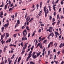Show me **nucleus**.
I'll return each mask as SVG.
<instances>
[{
  "instance_id": "nucleus-1",
  "label": "nucleus",
  "mask_w": 64,
  "mask_h": 64,
  "mask_svg": "<svg viewBox=\"0 0 64 64\" xmlns=\"http://www.w3.org/2000/svg\"><path fill=\"white\" fill-rule=\"evenodd\" d=\"M46 6H44V11L45 14V17H46L47 15V14L49 13V10L47 9L46 10Z\"/></svg>"
},
{
  "instance_id": "nucleus-2",
  "label": "nucleus",
  "mask_w": 64,
  "mask_h": 64,
  "mask_svg": "<svg viewBox=\"0 0 64 64\" xmlns=\"http://www.w3.org/2000/svg\"><path fill=\"white\" fill-rule=\"evenodd\" d=\"M36 53V52H33L32 54V57L34 59H35V58H37V56H36V55H35Z\"/></svg>"
},
{
  "instance_id": "nucleus-3",
  "label": "nucleus",
  "mask_w": 64,
  "mask_h": 64,
  "mask_svg": "<svg viewBox=\"0 0 64 64\" xmlns=\"http://www.w3.org/2000/svg\"><path fill=\"white\" fill-rule=\"evenodd\" d=\"M25 47L24 46L23 47V49L22 50V52L21 53V54H22V55H23V54H24V52H25V49L26 48V46L25 45Z\"/></svg>"
},
{
  "instance_id": "nucleus-4",
  "label": "nucleus",
  "mask_w": 64,
  "mask_h": 64,
  "mask_svg": "<svg viewBox=\"0 0 64 64\" xmlns=\"http://www.w3.org/2000/svg\"><path fill=\"white\" fill-rule=\"evenodd\" d=\"M53 28L52 27H50L49 28V29H48L46 30V31H49L50 33H51L52 32V29H53Z\"/></svg>"
},
{
  "instance_id": "nucleus-5",
  "label": "nucleus",
  "mask_w": 64,
  "mask_h": 64,
  "mask_svg": "<svg viewBox=\"0 0 64 64\" xmlns=\"http://www.w3.org/2000/svg\"><path fill=\"white\" fill-rule=\"evenodd\" d=\"M9 24L8 23H7L6 24H4V27H5V28H7V27H8V26H9Z\"/></svg>"
},
{
  "instance_id": "nucleus-6",
  "label": "nucleus",
  "mask_w": 64,
  "mask_h": 64,
  "mask_svg": "<svg viewBox=\"0 0 64 64\" xmlns=\"http://www.w3.org/2000/svg\"><path fill=\"white\" fill-rule=\"evenodd\" d=\"M47 40H44L43 42L42 43L43 44H44V43H45V44H47Z\"/></svg>"
},
{
  "instance_id": "nucleus-7",
  "label": "nucleus",
  "mask_w": 64,
  "mask_h": 64,
  "mask_svg": "<svg viewBox=\"0 0 64 64\" xmlns=\"http://www.w3.org/2000/svg\"><path fill=\"white\" fill-rule=\"evenodd\" d=\"M38 46H40V47L42 46V44L41 42H40V43H38Z\"/></svg>"
},
{
  "instance_id": "nucleus-8",
  "label": "nucleus",
  "mask_w": 64,
  "mask_h": 64,
  "mask_svg": "<svg viewBox=\"0 0 64 64\" xmlns=\"http://www.w3.org/2000/svg\"><path fill=\"white\" fill-rule=\"evenodd\" d=\"M11 39L10 38L9 40H7L6 42V43H7L8 42H11Z\"/></svg>"
},
{
  "instance_id": "nucleus-9",
  "label": "nucleus",
  "mask_w": 64,
  "mask_h": 64,
  "mask_svg": "<svg viewBox=\"0 0 64 64\" xmlns=\"http://www.w3.org/2000/svg\"><path fill=\"white\" fill-rule=\"evenodd\" d=\"M41 53V52H40L39 53H37L36 54V56L37 57H38L39 56H40V55Z\"/></svg>"
},
{
  "instance_id": "nucleus-10",
  "label": "nucleus",
  "mask_w": 64,
  "mask_h": 64,
  "mask_svg": "<svg viewBox=\"0 0 64 64\" xmlns=\"http://www.w3.org/2000/svg\"><path fill=\"white\" fill-rule=\"evenodd\" d=\"M54 33L56 35L58 36H59V35H60V34H59V33L57 32H54Z\"/></svg>"
},
{
  "instance_id": "nucleus-11",
  "label": "nucleus",
  "mask_w": 64,
  "mask_h": 64,
  "mask_svg": "<svg viewBox=\"0 0 64 64\" xmlns=\"http://www.w3.org/2000/svg\"><path fill=\"white\" fill-rule=\"evenodd\" d=\"M5 28H4V27L3 26L2 28V32H3L4 31V29Z\"/></svg>"
},
{
  "instance_id": "nucleus-12",
  "label": "nucleus",
  "mask_w": 64,
  "mask_h": 64,
  "mask_svg": "<svg viewBox=\"0 0 64 64\" xmlns=\"http://www.w3.org/2000/svg\"><path fill=\"white\" fill-rule=\"evenodd\" d=\"M17 25H19V24H20V22L19 20H17Z\"/></svg>"
},
{
  "instance_id": "nucleus-13",
  "label": "nucleus",
  "mask_w": 64,
  "mask_h": 64,
  "mask_svg": "<svg viewBox=\"0 0 64 64\" xmlns=\"http://www.w3.org/2000/svg\"><path fill=\"white\" fill-rule=\"evenodd\" d=\"M27 32L25 34V32H23V36H25V37H26V36H27Z\"/></svg>"
},
{
  "instance_id": "nucleus-14",
  "label": "nucleus",
  "mask_w": 64,
  "mask_h": 64,
  "mask_svg": "<svg viewBox=\"0 0 64 64\" xmlns=\"http://www.w3.org/2000/svg\"><path fill=\"white\" fill-rule=\"evenodd\" d=\"M32 56V54H28V58H30Z\"/></svg>"
},
{
  "instance_id": "nucleus-15",
  "label": "nucleus",
  "mask_w": 64,
  "mask_h": 64,
  "mask_svg": "<svg viewBox=\"0 0 64 64\" xmlns=\"http://www.w3.org/2000/svg\"><path fill=\"white\" fill-rule=\"evenodd\" d=\"M57 19H58L60 20V16H59V14H58L57 15Z\"/></svg>"
},
{
  "instance_id": "nucleus-16",
  "label": "nucleus",
  "mask_w": 64,
  "mask_h": 64,
  "mask_svg": "<svg viewBox=\"0 0 64 64\" xmlns=\"http://www.w3.org/2000/svg\"><path fill=\"white\" fill-rule=\"evenodd\" d=\"M21 57H19V58L18 59V62H19V61L21 60V57Z\"/></svg>"
},
{
  "instance_id": "nucleus-17",
  "label": "nucleus",
  "mask_w": 64,
  "mask_h": 64,
  "mask_svg": "<svg viewBox=\"0 0 64 64\" xmlns=\"http://www.w3.org/2000/svg\"><path fill=\"white\" fill-rule=\"evenodd\" d=\"M26 29L27 30H28V31H29L30 30V29L29 28V27H28V26H26Z\"/></svg>"
},
{
  "instance_id": "nucleus-18",
  "label": "nucleus",
  "mask_w": 64,
  "mask_h": 64,
  "mask_svg": "<svg viewBox=\"0 0 64 64\" xmlns=\"http://www.w3.org/2000/svg\"><path fill=\"white\" fill-rule=\"evenodd\" d=\"M60 20H58V22L57 23V25H59V24H60Z\"/></svg>"
},
{
  "instance_id": "nucleus-19",
  "label": "nucleus",
  "mask_w": 64,
  "mask_h": 64,
  "mask_svg": "<svg viewBox=\"0 0 64 64\" xmlns=\"http://www.w3.org/2000/svg\"><path fill=\"white\" fill-rule=\"evenodd\" d=\"M14 56H15V54H13L12 55V57L11 58V59H13L14 58Z\"/></svg>"
},
{
  "instance_id": "nucleus-20",
  "label": "nucleus",
  "mask_w": 64,
  "mask_h": 64,
  "mask_svg": "<svg viewBox=\"0 0 64 64\" xmlns=\"http://www.w3.org/2000/svg\"><path fill=\"white\" fill-rule=\"evenodd\" d=\"M20 45H21V46H22V47H23V46L24 45L23 44V42H22L20 43Z\"/></svg>"
},
{
  "instance_id": "nucleus-21",
  "label": "nucleus",
  "mask_w": 64,
  "mask_h": 64,
  "mask_svg": "<svg viewBox=\"0 0 64 64\" xmlns=\"http://www.w3.org/2000/svg\"><path fill=\"white\" fill-rule=\"evenodd\" d=\"M4 9L5 10H6V9H7V5H6L4 6Z\"/></svg>"
},
{
  "instance_id": "nucleus-22",
  "label": "nucleus",
  "mask_w": 64,
  "mask_h": 64,
  "mask_svg": "<svg viewBox=\"0 0 64 64\" xmlns=\"http://www.w3.org/2000/svg\"><path fill=\"white\" fill-rule=\"evenodd\" d=\"M33 19H34V18H32L29 21V22H31V21H32V20H33Z\"/></svg>"
},
{
  "instance_id": "nucleus-23",
  "label": "nucleus",
  "mask_w": 64,
  "mask_h": 64,
  "mask_svg": "<svg viewBox=\"0 0 64 64\" xmlns=\"http://www.w3.org/2000/svg\"><path fill=\"white\" fill-rule=\"evenodd\" d=\"M62 43H61L60 45L59 46V47L60 48H61V47H63V46H62Z\"/></svg>"
},
{
  "instance_id": "nucleus-24",
  "label": "nucleus",
  "mask_w": 64,
  "mask_h": 64,
  "mask_svg": "<svg viewBox=\"0 0 64 64\" xmlns=\"http://www.w3.org/2000/svg\"><path fill=\"white\" fill-rule=\"evenodd\" d=\"M30 63L31 64H35V62H30Z\"/></svg>"
},
{
  "instance_id": "nucleus-25",
  "label": "nucleus",
  "mask_w": 64,
  "mask_h": 64,
  "mask_svg": "<svg viewBox=\"0 0 64 64\" xmlns=\"http://www.w3.org/2000/svg\"><path fill=\"white\" fill-rule=\"evenodd\" d=\"M17 34H14L13 36H14V38H15V37H16V36H17Z\"/></svg>"
},
{
  "instance_id": "nucleus-26",
  "label": "nucleus",
  "mask_w": 64,
  "mask_h": 64,
  "mask_svg": "<svg viewBox=\"0 0 64 64\" xmlns=\"http://www.w3.org/2000/svg\"><path fill=\"white\" fill-rule=\"evenodd\" d=\"M55 47H56V46H57V44H56V42H55L54 44Z\"/></svg>"
},
{
  "instance_id": "nucleus-27",
  "label": "nucleus",
  "mask_w": 64,
  "mask_h": 64,
  "mask_svg": "<svg viewBox=\"0 0 64 64\" xmlns=\"http://www.w3.org/2000/svg\"><path fill=\"white\" fill-rule=\"evenodd\" d=\"M34 47V46H32V47L31 48H30L31 50H32L33 49Z\"/></svg>"
},
{
  "instance_id": "nucleus-28",
  "label": "nucleus",
  "mask_w": 64,
  "mask_h": 64,
  "mask_svg": "<svg viewBox=\"0 0 64 64\" xmlns=\"http://www.w3.org/2000/svg\"><path fill=\"white\" fill-rule=\"evenodd\" d=\"M27 44H28V42H27L26 43H25L24 44V47H25V46H26V47H27Z\"/></svg>"
},
{
  "instance_id": "nucleus-29",
  "label": "nucleus",
  "mask_w": 64,
  "mask_h": 64,
  "mask_svg": "<svg viewBox=\"0 0 64 64\" xmlns=\"http://www.w3.org/2000/svg\"><path fill=\"white\" fill-rule=\"evenodd\" d=\"M6 36L7 37H9V33H6Z\"/></svg>"
},
{
  "instance_id": "nucleus-30",
  "label": "nucleus",
  "mask_w": 64,
  "mask_h": 64,
  "mask_svg": "<svg viewBox=\"0 0 64 64\" xmlns=\"http://www.w3.org/2000/svg\"><path fill=\"white\" fill-rule=\"evenodd\" d=\"M56 58V54L54 55V60H55Z\"/></svg>"
},
{
  "instance_id": "nucleus-31",
  "label": "nucleus",
  "mask_w": 64,
  "mask_h": 64,
  "mask_svg": "<svg viewBox=\"0 0 64 64\" xmlns=\"http://www.w3.org/2000/svg\"><path fill=\"white\" fill-rule=\"evenodd\" d=\"M50 54V51L48 50V55H49Z\"/></svg>"
},
{
  "instance_id": "nucleus-32",
  "label": "nucleus",
  "mask_w": 64,
  "mask_h": 64,
  "mask_svg": "<svg viewBox=\"0 0 64 64\" xmlns=\"http://www.w3.org/2000/svg\"><path fill=\"white\" fill-rule=\"evenodd\" d=\"M47 38H48V39L49 40H50V36H48L47 37Z\"/></svg>"
},
{
  "instance_id": "nucleus-33",
  "label": "nucleus",
  "mask_w": 64,
  "mask_h": 64,
  "mask_svg": "<svg viewBox=\"0 0 64 64\" xmlns=\"http://www.w3.org/2000/svg\"><path fill=\"white\" fill-rule=\"evenodd\" d=\"M5 42L4 40L3 42H1L2 43V44L3 45V44H4L5 43Z\"/></svg>"
},
{
  "instance_id": "nucleus-34",
  "label": "nucleus",
  "mask_w": 64,
  "mask_h": 64,
  "mask_svg": "<svg viewBox=\"0 0 64 64\" xmlns=\"http://www.w3.org/2000/svg\"><path fill=\"white\" fill-rule=\"evenodd\" d=\"M30 35H31V34L30 33H29L28 34V38L30 37Z\"/></svg>"
},
{
  "instance_id": "nucleus-35",
  "label": "nucleus",
  "mask_w": 64,
  "mask_h": 64,
  "mask_svg": "<svg viewBox=\"0 0 64 64\" xmlns=\"http://www.w3.org/2000/svg\"><path fill=\"white\" fill-rule=\"evenodd\" d=\"M3 36L2 35H1V40H3Z\"/></svg>"
},
{
  "instance_id": "nucleus-36",
  "label": "nucleus",
  "mask_w": 64,
  "mask_h": 64,
  "mask_svg": "<svg viewBox=\"0 0 64 64\" xmlns=\"http://www.w3.org/2000/svg\"><path fill=\"white\" fill-rule=\"evenodd\" d=\"M52 19V16H50V20H51Z\"/></svg>"
},
{
  "instance_id": "nucleus-37",
  "label": "nucleus",
  "mask_w": 64,
  "mask_h": 64,
  "mask_svg": "<svg viewBox=\"0 0 64 64\" xmlns=\"http://www.w3.org/2000/svg\"><path fill=\"white\" fill-rule=\"evenodd\" d=\"M23 32H24V33H26L27 32V30H24V31H23Z\"/></svg>"
},
{
  "instance_id": "nucleus-38",
  "label": "nucleus",
  "mask_w": 64,
  "mask_h": 64,
  "mask_svg": "<svg viewBox=\"0 0 64 64\" xmlns=\"http://www.w3.org/2000/svg\"><path fill=\"white\" fill-rule=\"evenodd\" d=\"M41 32V30L40 29L38 30V32H39V33H40Z\"/></svg>"
},
{
  "instance_id": "nucleus-39",
  "label": "nucleus",
  "mask_w": 64,
  "mask_h": 64,
  "mask_svg": "<svg viewBox=\"0 0 64 64\" xmlns=\"http://www.w3.org/2000/svg\"><path fill=\"white\" fill-rule=\"evenodd\" d=\"M45 50H46V48H44V49L43 50H42L43 52H44V51H45Z\"/></svg>"
},
{
  "instance_id": "nucleus-40",
  "label": "nucleus",
  "mask_w": 64,
  "mask_h": 64,
  "mask_svg": "<svg viewBox=\"0 0 64 64\" xmlns=\"http://www.w3.org/2000/svg\"><path fill=\"white\" fill-rule=\"evenodd\" d=\"M36 6H37V8L38 9V7H39V5L38 4H37L36 5Z\"/></svg>"
},
{
  "instance_id": "nucleus-41",
  "label": "nucleus",
  "mask_w": 64,
  "mask_h": 64,
  "mask_svg": "<svg viewBox=\"0 0 64 64\" xmlns=\"http://www.w3.org/2000/svg\"><path fill=\"white\" fill-rule=\"evenodd\" d=\"M50 45H53V42H50Z\"/></svg>"
},
{
  "instance_id": "nucleus-42",
  "label": "nucleus",
  "mask_w": 64,
  "mask_h": 64,
  "mask_svg": "<svg viewBox=\"0 0 64 64\" xmlns=\"http://www.w3.org/2000/svg\"><path fill=\"white\" fill-rule=\"evenodd\" d=\"M61 9H62L61 8H60L59 9V11H58L59 12H61Z\"/></svg>"
},
{
  "instance_id": "nucleus-43",
  "label": "nucleus",
  "mask_w": 64,
  "mask_h": 64,
  "mask_svg": "<svg viewBox=\"0 0 64 64\" xmlns=\"http://www.w3.org/2000/svg\"><path fill=\"white\" fill-rule=\"evenodd\" d=\"M60 51H59L57 53H58V55H59L60 54Z\"/></svg>"
},
{
  "instance_id": "nucleus-44",
  "label": "nucleus",
  "mask_w": 64,
  "mask_h": 64,
  "mask_svg": "<svg viewBox=\"0 0 64 64\" xmlns=\"http://www.w3.org/2000/svg\"><path fill=\"white\" fill-rule=\"evenodd\" d=\"M6 48H5V47L4 48V52H5V51H6Z\"/></svg>"
},
{
  "instance_id": "nucleus-45",
  "label": "nucleus",
  "mask_w": 64,
  "mask_h": 64,
  "mask_svg": "<svg viewBox=\"0 0 64 64\" xmlns=\"http://www.w3.org/2000/svg\"><path fill=\"white\" fill-rule=\"evenodd\" d=\"M11 17L12 18H14V17H15V16H14V15H13L12 16H11Z\"/></svg>"
},
{
  "instance_id": "nucleus-46",
  "label": "nucleus",
  "mask_w": 64,
  "mask_h": 64,
  "mask_svg": "<svg viewBox=\"0 0 64 64\" xmlns=\"http://www.w3.org/2000/svg\"><path fill=\"white\" fill-rule=\"evenodd\" d=\"M62 54H64V50L63 49L62 50Z\"/></svg>"
},
{
  "instance_id": "nucleus-47",
  "label": "nucleus",
  "mask_w": 64,
  "mask_h": 64,
  "mask_svg": "<svg viewBox=\"0 0 64 64\" xmlns=\"http://www.w3.org/2000/svg\"><path fill=\"white\" fill-rule=\"evenodd\" d=\"M53 52H55V53H56V50H55V49H54V50H53Z\"/></svg>"
},
{
  "instance_id": "nucleus-48",
  "label": "nucleus",
  "mask_w": 64,
  "mask_h": 64,
  "mask_svg": "<svg viewBox=\"0 0 64 64\" xmlns=\"http://www.w3.org/2000/svg\"><path fill=\"white\" fill-rule=\"evenodd\" d=\"M42 22H41V20H40L39 21V23L40 24H41V23H42Z\"/></svg>"
},
{
  "instance_id": "nucleus-49",
  "label": "nucleus",
  "mask_w": 64,
  "mask_h": 64,
  "mask_svg": "<svg viewBox=\"0 0 64 64\" xmlns=\"http://www.w3.org/2000/svg\"><path fill=\"white\" fill-rule=\"evenodd\" d=\"M64 3V2H63V1H62L61 2V4H62V5H63V4Z\"/></svg>"
},
{
  "instance_id": "nucleus-50",
  "label": "nucleus",
  "mask_w": 64,
  "mask_h": 64,
  "mask_svg": "<svg viewBox=\"0 0 64 64\" xmlns=\"http://www.w3.org/2000/svg\"><path fill=\"white\" fill-rule=\"evenodd\" d=\"M41 60L40 59L38 61V63L39 64H40V62L41 61Z\"/></svg>"
},
{
  "instance_id": "nucleus-51",
  "label": "nucleus",
  "mask_w": 64,
  "mask_h": 64,
  "mask_svg": "<svg viewBox=\"0 0 64 64\" xmlns=\"http://www.w3.org/2000/svg\"><path fill=\"white\" fill-rule=\"evenodd\" d=\"M35 33H34V32H33L32 34V37H33V36H34V34H35Z\"/></svg>"
},
{
  "instance_id": "nucleus-52",
  "label": "nucleus",
  "mask_w": 64,
  "mask_h": 64,
  "mask_svg": "<svg viewBox=\"0 0 64 64\" xmlns=\"http://www.w3.org/2000/svg\"><path fill=\"white\" fill-rule=\"evenodd\" d=\"M44 24H40V26H44Z\"/></svg>"
},
{
  "instance_id": "nucleus-53",
  "label": "nucleus",
  "mask_w": 64,
  "mask_h": 64,
  "mask_svg": "<svg viewBox=\"0 0 64 64\" xmlns=\"http://www.w3.org/2000/svg\"><path fill=\"white\" fill-rule=\"evenodd\" d=\"M64 17H63V16H61L60 18L61 19H62L64 18Z\"/></svg>"
},
{
  "instance_id": "nucleus-54",
  "label": "nucleus",
  "mask_w": 64,
  "mask_h": 64,
  "mask_svg": "<svg viewBox=\"0 0 64 64\" xmlns=\"http://www.w3.org/2000/svg\"><path fill=\"white\" fill-rule=\"evenodd\" d=\"M53 22H54L55 21V19L54 18H53L52 19Z\"/></svg>"
},
{
  "instance_id": "nucleus-55",
  "label": "nucleus",
  "mask_w": 64,
  "mask_h": 64,
  "mask_svg": "<svg viewBox=\"0 0 64 64\" xmlns=\"http://www.w3.org/2000/svg\"><path fill=\"white\" fill-rule=\"evenodd\" d=\"M5 18H3V20H2V22H4V20H5Z\"/></svg>"
},
{
  "instance_id": "nucleus-56",
  "label": "nucleus",
  "mask_w": 64,
  "mask_h": 64,
  "mask_svg": "<svg viewBox=\"0 0 64 64\" xmlns=\"http://www.w3.org/2000/svg\"><path fill=\"white\" fill-rule=\"evenodd\" d=\"M55 8H56V7H53V9H54V11H55V10H56V9H55Z\"/></svg>"
},
{
  "instance_id": "nucleus-57",
  "label": "nucleus",
  "mask_w": 64,
  "mask_h": 64,
  "mask_svg": "<svg viewBox=\"0 0 64 64\" xmlns=\"http://www.w3.org/2000/svg\"><path fill=\"white\" fill-rule=\"evenodd\" d=\"M50 44H49L48 45V48H50Z\"/></svg>"
},
{
  "instance_id": "nucleus-58",
  "label": "nucleus",
  "mask_w": 64,
  "mask_h": 64,
  "mask_svg": "<svg viewBox=\"0 0 64 64\" xmlns=\"http://www.w3.org/2000/svg\"><path fill=\"white\" fill-rule=\"evenodd\" d=\"M12 8H10L9 9L8 11H10V10H12Z\"/></svg>"
},
{
  "instance_id": "nucleus-59",
  "label": "nucleus",
  "mask_w": 64,
  "mask_h": 64,
  "mask_svg": "<svg viewBox=\"0 0 64 64\" xmlns=\"http://www.w3.org/2000/svg\"><path fill=\"white\" fill-rule=\"evenodd\" d=\"M0 18H2L3 17V16H1L0 15Z\"/></svg>"
},
{
  "instance_id": "nucleus-60",
  "label": "nucleus",
  "mask_w": 64,
  "mask_h": 64,
  "mask_svg": "<svg viewBox=\"0 0 64 64\" xmlns=\"http://www.w3.org/2000/svg\"><path fill=\"white\" fill-rule=\"evenodd\" d=\"M27 25V22H25V24L24 25V26L25 27H26V25Z\"/></svg>"
},
{
  "instance_id": "nucleus-61",
  "label": "nucleus",
  "mask_w": 64,
  "mask_h": 64,
  "mask_svg": "<svg viewBox=\"0 0 64 64\" xmlns=\"http://www.w3.org/2000/svg\"><path fill=\"white\" fill-rule=\"evenodd\" d=\"M0 15H3V12H1L0 13Z\"/></svg>"
},
{
  "instance_id": "nucleus-62",
  "label": "nucleus",
  "mask_w": 64,
  "mask_h": 64,
  "mask_svg": "<svg viewBox=\"0 0 64 64\" xmlns=\"http://www.w3.org/2000/svg\"><path fill=\"white\" fill-rule=\"evenodd\" d=\"M29 59L30 58H28V57L27 58L26 60V62H27V61H28V60H29Z\"/></svg>"
},
{
  "instance_id": "nucleus-63",
  "label": "nucleus",
  "mask_w": 64,
  "mask_h": 64,
  "mask_svg": "<svg viewBox=\"0 0 64 64\" xmlns=\"http://www.w3.org/2000/svg\"><path fill=\"white\" fill-rule=\"evenodd\" d=\"M54 16H55L56 15V12H55L54 14Z\"/></svg>"
},
{
  "instance_id": "nucleus-64",
  "label": "nucleus",
  "mask_w": 64,
  "mask_h": 64,
  "mask_svg": "<svg viewBox=\"0 0 64 64\" xmlns=\"http://www.w3.org/2000/svg\"><path fill=\"white\" fill-rule=\"evenodd\" d=\"M4 6V4H2L1 6H0V7H3Z\"/></svg>"
}]
</instances>
